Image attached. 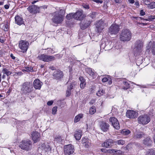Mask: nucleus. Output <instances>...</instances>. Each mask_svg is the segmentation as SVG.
<instances>
[{
    "label": "nucleus",
    "mask_w": 155,
    "mask_h": 155,
    "mask_svg": "<svg viewBox=\"0 0 155 155\" xmlns=\"http://www.w3.org/2000/svg\"><path fill=\"white\" fill-rule=\"evenodd\" d=\"M132 36V33L131 31L127 29H123L120 33L119 39L120 40L123 42L129 41Z\"/></svg>",
    "instance_id": "obj_1"
},
{
    "label": "nucleus",
    "mask_w": 155,
    "mask_h": 155,
    "mask_svg": "<svg viewBox=\"0 0 155 155\" xmlns=\"http://www.w3.org/2000/svg\"><path fill=\"white\" fill-rule=\"evenodd\" d=\"M33 87L32 83L30 82H26L21 85V90L23 94H28L32 91Z\"/></svg>",
    "instance_id": "obj_2"
},
{
    "label": "nucleus",
    "mask_w": 155,
    "mask_h": 155,
    "mask_svg": "<svg viewBox=\"0 0 155 155\" xmlns=\"http://www.w3.org/2000/svg\"><path fill=\"white\" fill-rule=\"evenodd\" d=\"M150 117L147 114L141 115L137 118L138 123L143 125H146L150 122Z\"/></svg>",
    "instance_id": "obj_3"
},
{
    "label": "nucleus",
    "mask_w": 155,
    "mask_h": 155,
    "mask_svg": "<svg viewBox=\"0 0 155 155\" xmlns=\"http://www.w3.org/2000/svg\"><path fill=\"white\" fill-rule=\"evenodd\" d=\"M19 146L21 149L28 151L32 148V142L29 140H22L20 142Z\"/></svg>",
    "instance_id": "obj_4"
},
{
    "label": "nucleus",
    "mask_w": 155,
    "mask_h": 155,
    "mask_svg": "<svg viewBox=\"0 0 155 155\" xmlns=\"http://www.w3.org/2000/svg\"><path fill=\"white\" fill-rule=\"evenodd\" d=\"M143 45V42L140 40H138L136 42L134 48V55L137 56L139 54V53L142 51Z\"/></svg>",
    "instance_id": "obj_5"
},
{
    "label": "nucleus",
    "mask_w": 155,
    "mask_h": 155,
    "mask_svg": "<svg viewBox=\"0 0 155 155\" xmlns=\"http://www.w3.org/2000/svg\"><path fill=\"white\" fill-rule=\"evenodd\" d=\"M63 19V15L60 14L59 12H56L54 14L52 20L54 23L57 24L61 23Z\"/></svg>",
    "instance_id": "obj_6"
},
{
    "label": "nucleus",
    "mask_w": 155,
    "mask_h": 155,
    "mask_svg": "<svg viewBox=\"0 0 155 155\" xmlns=\"http://www.w3.org/2000/svg\"><path fill=\"white\" fill-rule=\"evenodd\" d=\"M38 58L44 62H49L55 60L54 57L43 54L39 55Z\"/></svg>",
    "instance_id": "obj_7"
},
{
    "label": "nucleus",
    "mask_w": 155,
    "mask_h": 155,
    "mask_svg": "<svg viewBox=\"0 0 155 155\" xmlns=\"http://www.w3.org/2000/svg\"><path fill=\"white\" fill-rule=\"evenodd\" d=\"M64 150L65 155H70L72 154L74 150V146L71 144L64 146Z\"/></svg>",
    "instance_id": "obj_8"
},
{
    "label": "nucleus",
    "mask_w": 155,
    "mask_h": 155,
    "mask_svg": "<svg viewBox=\"0 0 155 155\" xmlns=\"http://www.w3.org/2000/svg\"><path fill=\"white\" fill-rule=\"evenodd\" d=\"M120 30L118 25L113 24L109 27L108 29L109 33L110 35H116L118 33Z\"/></svg>",
    "instance_id": "obj_9"
},
{
    "label": "nucleus",
    "mask_w": 155,
    "mask_h": 155,
    "mask_svg": "<svg viewBox=\"0 0 155 155\" xmlns=\"http://www.w3.org/2000/svg\"><path fill=\"white\" fill-rule=\"evenodd\" d=\"M29 45V42L28 41L21 40L19 42V46L21 49V51L25 52H26L28 48Z\"/></svg>",
    "instance_id": "obj_10"
},
{
    "label": "nucleus",
    "mask_w": 155,
    "mask_h": 155,
    "mask_svg": "<svg viewBox=\"0 0 155 155\" xmlns=\"http://www.w3.org/2000/svg\"><path fill=\"white\" fill-rule=\"evenodd\" d=\"M109 121L114 128L117 130L120 129V124L118 120L115 117H110L109 119Z\"/></svg>",
    "instance_id": "obj_11"
},
{
    "label": "nucleus",
    "mask_w": 155,
    "mask_h": 155,
    "mask_svg": "<svg viewBox=\"0 0 155 155\" xmlns=\"http://www.w3.org/2000/svg\"><path fill=\"white\" fill-rule=\"evenodd\" d=\"M107 25L106 23L101 20L98 21L96 25V28L97 29V31L98 33L101 32L102 30L106 27Z\"/></svg>",
    "instance_id": "obj_12"
},
{
    "label": "nucleus",
    "mask_w": 155,
    "mask_h": 155,
    "mask_svg": "<svg viewBox=\"0 0 155 155\" xmlns=\"http://www.w3.org/2000/svg\"><path fill=\"white\" fill-rule=\"evenodd\" d=\"M39 148L46 152L50 151L51 150L50 144L48 143H41L39 145Z\"/></svg>",
    "instance_id": "obj_13"
},
{
    "label": "nucleus",
    "mask_w": 155,
    "mask_h": 155,
    "mask_svg": "<svg viewBox=\"0 0 155 155\" xmlns=\"http://www.w3.org/2000/svg\"><path fill=\"white\" fill-rule=\"evenodd\" d=\"M110 125L105 121H102L100 123V128L104 132L107 131L109 129Z\"/></svg>",
    "instance_id": "obj_14"
},
{
    "label": "nucleus",
    "mask_w": 155,
    "mask_h": 155,
    "mask_svg": "<svg viewBox=\"0 0 155 155\" xmlns=\"http://www.w3.org/2000/svg\"><path fill=\"white\" fill-rule=\"evenodd\" d=\"M126 116L130 119L135 118L137 117V113L133 110H128L127 111Z\"/></svg>",
    "instance_id": "obj_15"
},
{
    "label": "nucleus",
    "mask_w": 155,
    "mask_h": 155,
    "mask_svg": "<svg viewBox=\"0 0 155 155\" xmlns=\"http://www.w3.org/2000/svg\"><path fill=\"white\" fill-rule=\"evenodd\" d=\"M85 17L82 11H78L74 14V18L78 20H81Z\"/></svg>",
    "instance_id": "obj_16"
},
{
    "label": "nucleus",
    "mask_w": 155,
    "mask_h": 155,
    "mask_svg": "<svg viewBox=\"0 0 155 155\" xmlns=\"http://www.w3.org/2000/svg\"><path fill=\"white\" fill-rule=\"evenodd\" d=\"M42 84V82L38 79H35L33 82V86L36 89L40 90Z\"/></svg>",
    "instance_id": "obj_17"
},
{
    "label": "nucleus",
    "mask_w": 155,
    "mask_h": 155,
    "mask_svg": "<svg viewBox=\"0 0 155 155\" xmlns=\"http://www.w3.org/2000/svg\"><path fill=\"white\" fill-rule=\"evenodd\" d=\"M31 135L32 139L35 143L39 140L40 135L38 132L36 131H33L31 133Z\"/></svg>",
    "instance_id": "obj_18"
},
{
    "label": "nucleus",
    "mask_w": 155,
    "mask_h": 155,
    "mask_svg": "<svg viewBox=\"0 0 155 155\" xmlns=\"http://www.w3.org/2000/svg\"><path fill=\"white\" fill-rule=\"evenodd\" d=\"M53 75L54 78L56 79H59L63 77V74L62 71L58 70L54 72Z\"/></svg>",
    "instance_id": "obj_19"
},
{
    "label": "nucleus",
    "mask_w": 155,
    "mask_h": 155,
    "mask_svg": "<svg viewBox=\"0 0 155 155\" xmlns=\"http://www.w3.org/2000/svg\"><path fill=\"white\" fill-rule=\"evenodd\" d=\"M27 9L31 13L33 14H36L38 12V8L35 5L29 6Z\"/></svg>",
    "instance_id": "obj_20"
},
{
    "label": "nucleus",
    "mask_w": 155,
    "mask_h": 155,
    "mask_svg": "<svg viewBox=\"0 0 155 155\" xmlns=\"http://www.w3.org/2000/svg\"><path fill=\"white\" fill-rule=\"evenodd\" d=\"M143 143L145 146H150L152 145L153 141L150 137H147L143 140Z\"/></svg>",
    "instance_id": "obj_21"
},
{
    "label": "nucleus",
    "mask_w": 155,
    "mask_h": 155,
    "mask_svg": "<svg viewBox=\"0 0 155 155\" xmlns=\"http://www.w3.org/2000/svg\"><path fill=\"white\" fill-rule=\"evenodd\" d=\"M114 143V142L112 139H108L106 140L102 144V146L106 148H108L112 146V144Z\"/></svg>",
    "instance_id": "obj_22"
},
{
    "label": "nucleus",
    "mask_w": 155,
    "mask_h": 155,
    "mask_svg": "<svg viewBox=\"0 0 155 155\" xmlns=\"http://www.w3.org/2000/svg\"><path fill=\"white\" fill-rule=\"evenodd\" d=\"M84 21V23L82 24L81 26V28L82 30H84L87 28L91 23V21L87 20V19H85Z\"/></svg>",
    "instance_id": "obj_23"
},
{
    "label": "nucleus",
    "mask_w": 155,
    "mask_h": 155,
    "mask_svg": "<svg viewBox=\"0 0 155 155\" xmlns=\"http://www.w3.org/2000/svg\"><path fill=\"white\" fill-rule=\"evenodd\" d=\"M145 134L141 132H137L135 133L133 135V137L135 139H140L144 137Z\"/></svg>",
    "instance_id": "obj_24"
},
{
    "label": "nucleus",
    "mask_w": 155,
    "mask_h": 155,
    "mask_svg": "<svg viewBox=\"0 0 155 155\" xmlns=\"http://www.w3.org/2000/svg\"><path fill=\"white\" fill-rule=\"evenodd\" d=\"M0 28L5 31H8L9 28L8 22L7 21H6L5 23L1 24Z\"/></svg>",
    "instance_id": "obj_25"
},
{
    "label": "nucleus",
    "mask_w": 155,
    "mask_h": 155,
    "mask_svg": "<svg viewBox=\"0 0 155 155\" xmlns=\"http://www.w3.org/2000/svg\"><path fill=\"white\" fill-rule=\"evenodd\" d=\"M15 23L19 25H21L24 23L23 18L18 15H16L15 17Z\"/></svg>",
    "instance_id": "obj_26"
},
{
    "label": "nucleus",
    "mask_w": 155,
    "mask_h": 155,
    "mask_svg": "<svg viewBox=\"0 0 155 155\" xmlns=\"http://www.w3.org/2000/svg\"><path fill=\"white\" fill-rule=\"evenodd\" d=\"M82 131L81 130L76 131L75 132L74 136L77 140H79L82 136Z\"/></svg>",
    "instance_id": "obj_27"
},
{
    "label": "nucleus",
    "mask_w": 155,
    "mask_h": 155,
    "mask_svg": "<svg viewBox=\"0 0 155 155\" xmlns=\"http://www.w3.org/2000/svg\"><path fill=\"white\" fill-rule=\"evenodd\" d=\"M79 78L81 82L80 87L81 88H84L86 85L85 80L82 77H80Z\"/></svg>",
    "instance_id": "obj_28"
},
{
    "label": "nucleus",
    "mask_w": 155,
    "mask_h": 155,
    "mask_svg": "<svg viewBox=\"0 0 155 155\" xmlns=\"http://www.w3.org/2000/svg\"><path fill=\"white\" fill-rule=\"evenodd\" d=\"M83 117V114H79L74 118V123H77L80 121L81 118H82Z\"/></svg>",
    "instance_id": "obj_29"
},
{
    "label": "nucleus",
    "mask_w": 155,
    "mask_h": 155,
    "mask_svg": "<svg viewBox=\"0 0 155 155\" xmlns=\"http://www.w3.org/2000/svg\"><path fill=\"white\" fill-rule=\"evenodd\" d=\"M77 85V83L75 81H73L70 83L68 87V88L71 90L74 88Z\"/></svg>",
    "instance_id": "obj_30"
},
{
    "label": "nucleus",
    "mask_w": 155,
    "mask_h": 155,
    "mask_svg": "<svg viewBox=\"0 0 155 155\" xmlns=\"http://www.w3.org/2000/svg\"><path fill=\"white\" fill-rule=\"evenodd\" d=\"M87 72L91 76L94 77V73L92 69L88 68L86 69Z\"/></svg>",
    "instance_id": "obj_31"
},
{
    "label": "nucleus",
    "mask_w": 155,
    "mask_h": 155,
    "mask_svg": "<svg viewBox=\"0 0 155 155\" xmlns=\"http://www.w3.org/2000/svg\"><path fill=\"white\" fill-rule=\"evenodd\" d=\"M123 84L124 85L123 86V89L124 90H127L130 87L129 84L126 81L123 82Z\"/></svg>",
    "instance_id": "obj_32"
},
{
    "label": "nucleus",
    "mask_w": 155,
    "mask_h": 155,
    "mask_svg": "<svg viewBox=\"0 0 155 155\" xmlns=\"http://www.w3.org/2000/svg\"><path fill=\"white\" fill-rule=\"evenodd\" d=\"M85 139L86 140H87L86 138H85ZM84 140L85 138H84V139H82V140L83 145L86 148H88L89 146V143H88V142H87V141H85Z\"/></svg>",
    "instance_id": "obj_33"
},
{
    "label": "nucleus",
    "mask_w": 155,
    "mask_h": 155,
    "mask_svg": "<svg viewBox=\"0 0 155 155\" xmlns=\"http://www.w3.org/2000/svg\"><path fill=\"white\" fill-rule=\"evenodd\" d=\"M111 44V42L108 41H106V45L105 46V50H109L111 48L110 45Z\"/></svg>",
    "instance_id": "obj_34"
},
{
    "label": "nucleus",
    "mask_w": 155,
    "mask_h": 155,
    "mask_svg": "<svg viewBox=\"0 0 155 155\" xmlns=\"http://www.w3.org/2000/svg\"><path fill=\"white\" fill-rule=\"evenodd\" d=\"M104 93V91L101 88H100L96 94L98 96H100L102 95Z\"/></svg>",
    "instance_id": "obj_35"
},
{
    "label": "nucleus",
    "mask_w": 155,
    "mask_h": 155,
    "mask_svg": "<svg viewBox=\"0 0 155 155\" xmlns=\"http://www.w3.org/2000/svg\"><path fill=\"white\" fill-rule=\"evenodd\" d=\"M96 111V108L95 106H93L90 109L89 112L91 114H94Z\"/></svg>",
    "instance_id": "obj_36"
},
{
    "label": "nucleus",
    "mask_w": 155,
    "mask_h": 155,
    "mask_svg": "<svg viewBox=\"0 0 155 155\" xmlns=\"http://www.w3.org/2000/svg\"><path fill=\"white\" fill-rule=\"evenodd\" d=\"M146 154L147 155H155V151L153 149L149 150L147 152Z\"/></svg>",
    "instance_id": "obj_37"
},
{
    "label": "nucleus",
    "mask_w": 155,
    "mask_h": 155,
    "mask_svg": "<svg viewBox=\"0 0 155 155\" xmlns=\"http://www.w3.org/2000/svg\"><path fill=\"white\" fill-rule=\"evenodd\" d=\"M114 143H115L116 144H117L119 145H123L124 144L125 142L123 140H120L116 141H114Z\"/></svg>",
    "instance_id": "obj_38"
},
{
    "label": "nucleus",
    "mask_w": 155,
    "mask_h": 155,
    "mask_svg": "<svg viewBox=\"0 0 155 155\" xmlns=\"http://www.w3.org/2000/svg\"><path fill=\"white\" fill-rule=\"evenodd\" d=\"M151 49L153 54L155 55V42L153 43Z\"/></svg>",
    "instance_id": "obj_39"
},
{
    "label": "nucleus",
    "mask_w": 155,
    "mask_h": 155,
    "mask_svg": "<svg viewBox=\"0 0 155 155\" xmlns=\"http://www.w3.org/2000/svg\"><path fill=\"white\" fill-rule=\"evenodd\" d=\"M148 8L150 9H153L155 8V2H152L150 3V4L148 6Z\"/></svg>",
    "instance_id": "obj_40"
},
{
    "label": "nucleus",
    "mask_w": 155,
    "mask_h": 155,
    "mask_svg": "<svg viewBox=\"0 0 155 155\" xmlns=\"http://www.w3.org/2000/svg\"><path fill=\"white\" fill-rule=\"evenodd\" d=\"M2 71L4 73L6 74L7 76H8L12 74V72L11 71H8L6 68H4Z\"/></svg>",
    "instance_id": "obj_41"
},
{
    "label": "nucleus",
    "mask_w": 155,
    "mask_h": 155,
    "mask_svg": "<svg viewBox=\"0 0 155 155\" xmlns=\"http://www.w3.org/2000/svg\"><path fill=\"white\" fill-rule=\"evenodd\" d=\"M66 18L68 20H70L72 18H74V14L72 13H69L67 15Z\"/></svg>",
    "instance_id": "obj_42"
},
{
    "label": "nucleus",
    "mask_w": 155,
    "mask_h": 155,
    "mask_svg": "<svg viewBox=\"0 0 155 155\" xmlns=\"http://www.w3.org/2000/svg\"><path fill=\"white\" fill-rule=\"evenodd\" d=\"M130 133V131L129 130H127L126 129H124L122 130L121 133L123 135H127L129 134Z\"/></svg>",
    "instance_id": "obj_43"
},
{
    "label": "nucleus",
    "mask_w": 155,
    "mask_h": 155,
    "mask_svg": "<svg viewBox=\"0 0 155 155\" xmlns=\"http://www.w3.org/2000/svg\"><path fill=\"white\" fill-rule=\"evenodd\" d=\"M106 44V41L105 42H103V41H101V43L100 45V48H103L105 49V46Z\"/></svg>",
    "instance_id": "obj_44"
},
{
    "label": "nucleus",
    "mask_w": 155,
    "mask_h": 155,
    "mask_svg": "<svg viewBox=\"0 0 155 155\" xmlns=\"http://www.w3.org/2000/svg\"><path fill=\"white\" fill-rule=\"evenodd\" d=\"M26 71L28 72H32L33 71V68L31 66L25 67Z\"/></svg>",
    "instance_id": "obj_45"
},
{
    "label": "nucleus",
    "mask_w": 155,
    "mask_h": 155,
    "mask_svg": "<svg viewBox=\"0 0 155 155\" xmlns=\"http://www.w3.org/2000/svg\"><path fill=\"white\" fill-rule=\"evenodd\" d=\"M57 106H55L53 107L52 109V113L53 114L55 115L57 111Z\"/></svg>",
    "instance_id": "obj_46"
},
{
    "label": "nucleus",
    "mask_w": 155,
    "mask_h": 155,
    "mask_svg": "<svg viewBox=\"0 0 155 155\" xmlns=\"http://www.w3.org/2000/svg\"><path fill=\"white\" fill-rule=\"evenodd\" d=\"M89 17L92 18H94L95 17V13L94 12H92L90 14L87 16V17Z\"/></svg>",
    "instance_id": "obj_47"
},
{
    "label": "nucleus",
    "mask_w": 155,
    "mask_h": 155,
    "mask_svg": "<svg viewBox=\"0 0 155 155\" xmlns=\"http://www.w3.org/2000/svg\"><path fill=\"white\" fill-rule=\"evenodd\" d=\"M109 152L110 153L114 154L115 153L117 152V150H109Z\"/></svg>",
    "instance_id": "obj_48"
},
{
    "label": "nucleus",
    "mask_w": 155,
    "mask_h": 155,
    "mask_svg": "<svg viewBox=\"0 0 155 155\" xmlns=\"http://www.w3.org/2000/svg\"><path fill=\"white\" fill-rule=\"evenodd\" d=\"M71 94V90L68 88L67 90L66 91V96H69Z\"/></svg>",
    "instance_id": "obj_49"
},
{
    "label": "nucleus",
    "mask_w": 155,
    "mask_h": 155,
    "mask_svg": "<svg viewBox=\"0 0 155 155\" xmlns=\"http://www.w3.org/2000/svg\"><path fill=\"white\" fill-rule=\"evenodd\" d=\"M2 87H3V88L5 87L6 84H7V83L5 81H3L2 82Z\"/></svg>",
    "instance_id": "obj_50"
},
{
    "label": "nucleus",
    "mask_w": 155,
    "mask_h": 155,
    "mask_svg": "<svg viewBox=\"0 0 155 155\" xmlns=\"http://www.w3.org/2000/svg\"><path fill=\"white\" fill-rule=\"evenodd\" d=\"M143 1L145 5H148V6L149 5L150 2L148 1V0H143Z\"/></svg>",
    "instance_id": "obj_51"
},
{
    "label": "nucleus",
    "mask_w": 155,
    "mask_h": 155,
    "mask_svg": "<svg viewBox=\"0 0 155 155\" xmlns=\"http://www.w3.org/2000/svg\"><path fill=\"white\" fill-rule=\"evenodd\" d=\"M108 79L106 77H104L102 79V81L104 82H106L107 81H108Z\"/></svg>",
    "instance_id": "obj_52"
},
{
    "label": "nucleus",
    "mask_w": 155,
    "mask_h": 155,
    "mask_svg": "<svg viewBox=\"0 0 155 155\" xmlns=\"http://www.w3.org/2000/svg\"><path fill=\"white\" fill-rule=\"evenodd\" d=\"M140 14L141 16H143L145 15V13L143 10H141L140 11Z\"/></svg>",
    "instance_id": "obj_53"
},
{
    "label": "nucleus",
    "mask_w": 155,
    "mask_h": 155,
    "mask_svg": "<svg viewBox=\"0 0 155 155\" xmlns=\"http://www.w3.org/2000/svg\"><path fill=\"white\" fill-rule=\"evenodd\" d=\"M53 103V101H48L47 103V104L48 106H51L52 104Z\"/></svg>",
    "instance_id": "obj_54"
},
{
    "label": "nucleus",
    "mask_w": 155,
    "mask_h": 155,
    "mask_svg": "<svg viewBox=\"0 0 155 155\" xmlns=\"http://www.w3.org/2000/svg\"><path fill=\"white\" fill-rule=\"evenodd\" d=\"M155 19V15H151L149 16V20L154 19Z\"/></svg>",
    "instance_id": "obj_55"
},
{
    "label": "nucleus",
    "mask_w": 155,
    "mask_h": 155,
    "mask_svg": "<svg viewBox=\"0 0 155 155\" xmlns=\"http://www.w3.org/2000/svg\"><path fill=\"white\" fill-rule=\"evenodd\" d=\"M94 2H96L97 3H102L103 2V1L101 0H93Z\"/></svg>",
    "instance_id": "obj_56"
},
{
    "label": "nucleus",
    "mask_w": 155,
    "mask_h": 155,
    "mask_svg": "<svg viewBox=\"0 0 155 155\" xmlns=\"http://www.w3.org/2000/svg\"><path fill=\"white\" fill-rule=\"evenodd\" d=\"M56 57L58 59L62 57V55H60L59 54H57L55 55Z\"/></svg>",
    "instance_id": "obj_57"
},
{
    "label": "nucleus",
    "mask_w": 155,
    "mask_h": 155,
    "mask_svg": "<svg viewBox=\"0 0 155 155\" xmlns=\"http://www.w3.org/2000/svg\"><path fill=\"white\" fill-rule=\"evenodd\" d=\"M134 5L137 6V7H138L140 6L139 3L138 1H136Z\"/></svg>",
    "instance_id": "obj_58"
},
{
    "label": "nucleus",
    "mask_w": 155,
    "mask_h": 155,
    "mask_svg": "<svg viewBox=\"0 0 155 155\" xmlns=\"http://www.w3.org/2000/svg\"><path fill=\"white\" fill-rule=\"evenodd\" d=\"M49 68L52 70H56V68L54 66H51L49 67Z\"/></svg>",
    "instance_id": "obj_59"
},
{
    "label": "nucleus",
    "mask_w": 155,
    "mask_h": 155,
    "mask_svg": "<svg viewBox=\"0 0 155 155\" xmlns=\"http://www.w3.org/2000/svg\"><path fill=\"white\" fill-rule=\"evenodd\" d=\"M84 8L86 9H88L89 8V6L88 5H83Z\"/></svg>",
    "instance_id": "obj_60"
},
{
    "label": "nucleus",
    "mask_w": 155,
    "mask_h": 155,
    "mask_svg": "<svg viewBox=\"0 0 155 155\" xmlns=\"http://www.w3.org/2000/svg\"><path fill=\"white\" fill-rule=\"evenodd\" d=\"M9 5H4V7L6 9H8L9 8Z\"/></svg>",
    "instance_id": "obj_61"
},
{
    "label": "nucleus",
    "mask_w": 155,
    "mask_h": 155,
    "mask_svg": "<svg viewBox=\"0 0 155 155\" xmlns=\"http://www.w3.org/2000/svg\"><path fill=\"white\" fill-rule=\"evenodd\" d=\"M128 1L129 3L131 4H133L135 2L134 0H128Z\"/></svg>",
    "instance_id": "obj_62"
},
{
    "label": "nucleus",
    "mask_w": 155,
    "mask_h": 155,
    "mask_svg": "<svg viewBox=\"0 0 155 155\" xmlns=\"http://www.w3.org/2000/svg\"><path fill=\"white\" fill-rule=\"evenodd\" d=\"M10 57L12 58L13 59H15V57L13 56V54H10Z\"/></svg>",
    "instance_id": "obj_63"
},
{
    "label": "nucleus",
    "mask_w": 155,
    "mask_h": 155,
    "mask_svg": "<svg viewBox=\"0 0 155 155\" xmlns=\"http://www.w3.org/2000/svg\"><path fill=\"white\" fill-rule=\"evenodd\" d=\"M115 2L116 3H120L121 2V0H115Z\"/></svg>",
    "instance_id": "obj_64"
}]
</instances>
